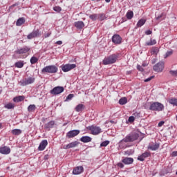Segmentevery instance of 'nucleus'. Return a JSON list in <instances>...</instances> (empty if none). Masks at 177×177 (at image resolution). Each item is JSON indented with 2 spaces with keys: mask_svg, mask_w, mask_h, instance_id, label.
I'll use <instances>...</instances> for the list:
<instances>
[{
  "mask_svg": "<svg viewBox=\"0 0 177 177\" xmlns=\"http://www.w3.org/2000/svg\"><path fill=\"white\" fill-rule=\"evenodd\" d=\"M138 139H139V134L136 133L129 134L118 142V147L120 149H127V147H128V144L127 143L135 142V140H138Z\"/></svg>",
  "mask_w": 177,
  "mask_h": 177,
  "instance_id": "obj_1",
  "label": "nucleus"
},
{
  "mask_svg": "<svg viewBox=\"0 0 177 177\" xmlns=\"http://www.w3.org/2000/svg\"><path fill=\"white\" fill-rule=\"evenodd\" d=\"M122 162H123V164H125V165H131V164H133V158H124L122 160Z\"/></svg>",
  "mask_w": 177,
  "mask_h": 177,
  "instance_id": "obj_20",
  "label": "nucleus"
},
{
  "mask_svg": "<svg viewBox=\"0 0 177 177\" xmlns=\"http://www.w3.org/2000/svg\"><path fill=\"white\" fill-rule=\"evenodd\" d=\"M74 26L78 30H81V29L84 28V27H85V24H84L83 21H76L74 23Z\"/></svg>",
  "mask_w": 177,
  "mask_h": 177,
  "instance_id": "obj_22",
  "label": "nucleus"
},
{
  "mask_svg": "<svg viewBox=\"0 0 177 177\" xmlns=\"http://www.w3.org/2000/svg\"><path fill=\"white\" fill-rule=\"evenodd\" d=\"M110 1H111V0H105V1L107 3L110 2Z\"/></svg>",
  "mask_w": 177,
  "mask_h": 177,
  "instance_id": "obj_60",
  "label": "nucleus"
},
{
  "mask_svg": "<svg viewBox=\"0 0 177 177\" xmlns=\"http://www.w3.org/2000/svg\"><path fill=\"white\" fill-rule=\"evenodd\" d=\"M160 50L158 47H153L151 49V55H156V56H157Z\"/></svg>",
  "mask_w": 177,
  "mask_h": 177,
  "instance_id": "obj_31",
  "label": "nucleus"
},
{
  "mask_svg": "<svg viewBox=\"0 0 177 177\" xmlns=\"http://www.w3.org/2000/svg\"><path fill=\"white\" fill-rule=\"evenodd\" d=\"M39 35H41V33H39V29H37L28 35L27 38L28 39H32L39 37Z\"/></svg>",
  "mask_w": 177,
  "mask_h": 177,
  "instance_id": "obj_12",
  "label": "nucleus"
},
{
  "mask_svg": "<svg viewBox=\"0 0 177 177\" xmlns=\"http://www.w3.org/2000/svg\"><path fill=\"white\" fill-rule=\"evenodd\" d=\"M142 66H143V67H146V66H147V64H142Z\"/></svg>",
  "mask_w": 177,
  "mask_h": 177,
  "instance_id": "obj_59",
  "label": "nucleus"
},
{
  "mask_svg": "<svg viewBox=\"0 0 177 177\" xmlns=\"http://www.w3.org/2000/svg\"><path fill=\"white\" fill-rule=\"evenodd\" d=\"M35 110H37V106H35V104H30L28 107V111L29 113H34Z\"/></svg>",
  "mask_w": 177,
  "mask_h": 177,
  "instance_id": "obj_28",
  "label": "nucleus"
},
{
  "mask_svg": "<svg viewBox=\"0 0 177 177\" xmlns=\"http://www.w3.org/2000/svg\"><path fill=\"white\" fill-rule=\"evenodd\" d=\"M117 166L119 167L120 168H124V164H122L121 162H118L117 164Z\"/></svg>",
  "mask_w": 177,
  "mask_h": 177,
  "instance_id": "obj_53",
  "label": "nucleus"
},
{
  "mask_svg": "<svg viewBox=\"0 0 177 177\" xmlns=\"http://www.w3.org/2000/svg\"><path fill=\"white\" fill-rule=\"evenodd\" d=\"M11 133H12V135L19 136L21 133V131L19 129H15L12 130Z\"/></svg>",
  "mask_w": 177,
  "mask_h": 177,
  "instance_id": "obj_33",
  "label": "nucleus"
},
{
  "mask_svg": "<svg viewBox=\"0 0 177 177\" xmlns=\"http://www.w3.org/2000/svg\"><path fill=\"white\" fill-rule=\"evenodd\" d=\"M46 120V119H44V120Z\"/></svg>",
  "mask_w": 177,
  "mask_h": 177,
  "instance_id": "obj_63",
  "label": "nucleus"
},
{
  "mask_svg": "<svg viewBox=\"0 0 177 177\" xmlns=\"http://www.w3.org/2000/svg\"><path fill=\"white\" fill-rule=\"evenodd\" d=\"M171 157H177V151H174L171 154Z\"/></svg>",
  "mask_w": 177,
  "mask_h": 177,
  "instance_id": "obj_51",
  "label": "nucleus"
},
{
  "mask_svg": "<svg viewBox=\"0 0 177 177\" xmlns=\"http://www.w3.org/2000/svg\"><path fill=\"white\" fill-rule=\"evenodd\" d=\"M31 64H35V63H38V57L33 56L30 58Z\"/></svg>",
  "mask_w": 177,
  "mask_h": 177,
  "instance_id": "obj_38",
  "label": "nucleus"
},
{
  "mask_svg": "<svg viewBox=\"0 0 177 177\" xmlns=\"http://www.w3.org/2000/svg\"><path fill=\"white\" fill-rule=\"evenodd\" d=\"M10 147H7V146H4V147H0V153L1 154H4V155H8V154H10Z\"/></svg>",
  "mask_w": 177,
  "mask_h": 177,
  "instance_id": "obj_15",
  "label": "nucleus"
},
{
  "mask_svg": "<svg viewBox=\"0 0 177 177\" xmlns=\"http://www.w3.org/2000/svg\"><path fill=\"white\" fill-rule=\"evenodd\" d=\"M110 122H111V124H115V122H114V120H111Z\"/></svg>",
  "mask_w": 177,
  "mask_h": 177,
  "instance_id": "obj_58",
  "label": "nucleus"
},
{
  "mask_svg": "<svg viewBox=\"0 0 177 177\" xmlns=\"http://www.w3.org/2000/svg\"><path fill=\"white\" fill-rule=\"evenodd\" d=\"M79 145L80 142L78 141H74L66 145L64 149H73V147H77Z\"/></svg>",
  "mask_w": 177,
  "mask_h": 177,
  "instance_id": "obj_21",
  "label": "nucleus"
},
{
  "mask_svg": "<svg viewBox=\"0 0 177 177\" xmlns=\"http://www.w3.org/2000/svg\"><path fill=\"white\" fill-rule=\"evenodd\" d=\"M128 103V99L127 97H122L119 100V104L124 106V104H127Z\"/></svg>",
  "mask_w": 177,
  "mask_h": 177,
  "instance_id": "obj_29",
  "label": "nucleus"
},
{
  "mask_svg": "<svg viewBox=\"0 0 177 177\" xmlns=\"http://www.w3.org/2000/svg\"><path fill=\"white\" fill-rule=\"evenodd\" d=\"M84 109H85V105L80 104L77 105L75 110L77 113H80V112L82 111V110H84Z\"/></svg>",
  "mask_w": 177,
  "mask_h": 177,
  "instance_id": "obj_26",
  "label": "nucleus"
},
{
  "mask_svg": "<svg viewBox=\"0 0 177 177\" xmlns=\"http://www.w3.org/2000/svg\"><path fill=\"white\" fill-rule=\"evenodd\" d=\"M99 17V15L97 14H93L89 16V18L93 20V21H95V20H97Z\"/></svg>",
  "mask_w": 177,
  "mask_h": 177,
  "instance_id": "obj_37",
  "label": "nucleus"
},
{
  "mask_svg": "<svg viewBox=\"0 0 177 177\" xmlns=\"http://www.w3.org/2000/svg\"><path fill=\"white\" fill-rule=\"evenodd\" d=\"M137 69L138 70V71H143V67H142L140 65H137Z\"/></svg>",
  "mask_w": 177,
  "mask_h": 177,
  "instance_id": "obj_50",
  "label": "nucleus"
},
{
  "mask_svg": "<svg viewBox=\"0 0 177 177\" xmlns=\"http://www.w3.org/2000/svg\"><path fill=\"white\" fill-rule=\"evenodd\" d=\"M164 125V121H161L158 123V127H162Z\"/></svg>",
  "mask_w": 177,
  "mask_h": 177,
  "instance_id": "obj_54",
  "label": "nucleus"
},
{
  "mask_svg": "<svg viewBox=\"0 0 177 177\" xmlns=\"http://www.w3.org/2000/svg\"><path fill=\"white\" fill-rule=\"evenodd\" d=\"M135 121V116H130L129 118V122H133Z\"/></svg>",
  "mask_w": 177,
  "mask_h": 177,
  "instance_id": "obj_48",
  "label": "nucleus"
},
{
  "mask_svg": "<svg viewBox=\"0 0 177 177\" xmlns=\"http://www.w3.org/2000/svg\"><path fill=\"white\" fill-rule=\"evenodd\" d=\"M169 74L173 77H177V70L176 71H170Z\"/></svg>",
  "mask_w": 177,
  "mask_h": 177,
  "instance_id": "obj_44",
  "label": "nucleus"
},
{
  "mask_svg": "<svg viewBox=\"0 0 177 177\" xmlns=\"http://www.w3.org/2000/svg\"><path fill=\"white\" fill-rule=\"evenodd\" d=\"M66 125H67V123H64V124H63L64 127H66Z\"/></svg>",
  "mask_w": 177,
  "mask_h": 177,
  "instance_id": "obj_62",
  "label": "nucleus"
},
{
  "mask_svg": "<svg viewBox=\"0 0 177 177\" xmlns=\"http://www.w3.org/2000/svg\"><path fill=\"white\" fill-rule=\"evenodd\" d=\"M149 110L152 111H162L164 110V104L158 102H150Z\"/></svg>",
  "mask_w": 177,
  "mask_h": 177,
  "instance_id": "obj_4",
  "label": "nucleus"
},
{
  "mask_svg": "<svg viewBox=\"0 0 177 177\" xmlns=\"http://www.w3.org/2000/svg\"><path fill=\"white\" fill-rule=\"evenodd\" d=\"M64 92V87L63 86H56L54 87L52 90L50 91V95H60V93H63Z\"/></svg>",
  "mask_w": 177,
  "mask_h": 177,
  "instance_id": "obj_7",
  "label": "nucleus"
},
{
  "mask_svg": "<svg viewBox=\"0 0 177 177\" xmlns=\"http://www.w3.org/2000/svg\"><path fill=\"white\" fill-rule=\"evenodd\" d=\"M75 67H77L75 64H67L62 67V70L64 73H68V71H71V70H73Z\"/></svg>",
  "mask_w": 177,
  "mask_h": 177,
  "instance_id": "obj_9",
  "label": "nucleus"
},
{
  "mask_svg": "<svg viewBox=\"0 0 177 177\" xmlns=\"http://www.w3.org/2000/svg\"><path fill=\"white\" fill-rule=\"evenodd\" d=\"M2 128V123H0V129Z\"/></svg>",
  "mask_w": 177,
  "mask_h": 177,
  "instance_id": "obj_61",
  "label": "nucleus"
},
{
  "mask_svg": "<svg viewBox=\"0 0 177 177\" xmlns=\"http://www.w3.org/2000/svg\"><path fill=\"white\" fill-rule=\"evenodd\" d=\"M52 34L51 32H48L47 33L44 34V38H49V37H50V35Z\"/></svg>",
  "mask_w": 177,
  "mask_h": 177,
  "instance_id": "obj_49",
  "label": "nucleus"
},
{
  "mask_svg": "<svg viewBox=\"0 0 177 177\" xmlns=\"http://www.w3.org/2000/svg\"><path fill=\"white\" fill-rule=\"evenodd\" d=\"M56 122H55V120H51L44 124V129H46L47 131H50V129H52V128H53Z\"/></svg>",
  "mask_w": 177,
  "mask_h": 177,
  "instance_id": "obj_17",
  "label": "nucleus"
},
{
  "mask_svg": "<svg viewBox=\"0 0 177 177\" xmlns=\"http://www.w3.org/2000/svg\"><path fill=\"white\" fill-rule=\"evenodd\" d=\"M112 42L115 44V45H120L122 42V38L120 37V35H114L112 37Z\"/></svg>",
  "mask_w": 177,
  "mask_h": 177,
  "instance_id": "obj_13",
  "label": "nucleus"
},
{
  "mask_svg": "<svg viewBox=\"0 0 177 177\" xmlns=\"http://www.w3.org/2000/svg\"><path fill=\"white\" fill-rule=\"evenodd\" d=\"M25 23L26 19L24 17H21L17 19L16 22V26H17V27H20V26H23V24H24Z\"/></svg>",
  "mask_w": 177,
  "mask_h": 177,
  "instance_id": "obj_24",
  "label": "nucleus"
},
{
  "mask_svg": "<svg viewBox=\"0 0 177 177\" xmlns=\"http://www.w3.org/2000/svg\"><path fill=\"white\" fill-rule=\"evenodd\" d=\"M53 10L57 12V13H60V12H62V8L60 6H55L53 8Z\"/></svg>",
  "mask_w": 177,
  "mask_h": 177,
  "instance_id": "obj_41",
  "label": "nucleus"
},
{
  "mask_svg": "<svg viewBox=\"0 0 177 177\" xmlns=\"http://www.w3.org/2000/svg\"><path fill=\"white\" fill-rule=\"evenodd\" d=\"M169 103L173 106H176L177 107V98H171L169 100Z\"/></svg>",
  "mask_w": 177,
  "mask_h": 177,
  "instance_id": "obj_34",
  "label": "nucleus"
},
{
  "mask_svg": "<svg viewBox=\"0 0 177 177\" xmlns=\"http://www.w3.org/2000/svg\"><path fill=\"white\" fill-rule=\"evenodd\" d=\"M88 129L91 131L92 135H99V133H102V129L97 126H90Z\"/></svg>",
  "mask_w": 177,
  "mask_h": 177,
  "instance_id": "obj_8",
  "label": "nucleus"
},
{
  "mask_svg": "<svg viewBox=\"0 0 177 177\" xmlns=\"http://www.w3.org/2000/svg\"><path fill=\"white\" fill-rule=\"evenodd\" d=\"M164 62L160 61L153 66V70L156 73H161L164 70Z\"/></svg>",
  "mask_w": 177,
  "mask_h": 177,
  "instance_id": "obj_10",
  "label": "nucleus"
},
{
  "mask_svg": "<svg viewBox=\"0 0 177 177\" xmlns=\"http://www.w3.org/2000/svg\"><path fill=\"white\" fill-rule=\"evenodd\" d=\"M109 144H110V141L106 140V141L102 142L100 144V147H106L108 146V145H109Z\"/></svg>",
  "mask_w": 177,
  "mask_h": 177,
  "instance_id": "obj_40",
  "label": "nucleus"
},
{
  "mask_svg": "<svg viewBox=\"0 0 177 177\" xmlns=\"http://www.w3.org/2000/svg\"><path fill=\"white\" fill-rule=\"evenodd\" d=\"M84 172V167L82 166H77L75 167L73 170V175H80Z\"/></svg>",
  "mask_w": 177,
  "mask_h": 177,
  "instance_id": "obj_18",
  "label": "nucleus"
},
{
  "mask_svg": "<svg viewBox=\"0 0 177 177\" xmlns=\"http://www.w3.org/2000/svg\"><path fill=\"white\" fill-rule=\"evenodd\" d=\"M146 23V19H140L138 22L137 23V27H142V26H144V24Z\"/></svg>",
  "mask_w": 177,
  "mask_h": 177,
  "instance_id": "obj_36",
  "label": "nucleus"
},
{
  "mask_svg": "<svg viewBox=\"0 0 177 177\" xmlns=\"http://www.w3.org/2000/svg\"><path fill=\"white\" fill-rule=\"evenodd\" d=\"M134 118H140V112H136L133 113Z\"/></svg>",
  "mask_w": 177,
  "mask_h": 177,
  "instance_id": "obj_45",
  "label": "nucleus"
},
{
  "mask_svg": "<svg viewBox=\"0 0 177 177\" xmlns=\"http://www.w3.org/2000/svg\"><path fill=\"white\" fill-rule=\"evenodd\" d=\"M98 19L101 21H103L104 19H106V15H104V14H100L98 15Z\"/></svg>",
  "mask_w": 177,
  "mask_h": 177,
  "instance_id": "obj_43",
  "label": "nucleus"
},
{
  "mask_svg": "<svg viewBox=\"0 0 177 177\" xmlns=\"http://www.w3.org/2000/svg\"><path fill=\"white\" fill-rule=\"evenodd\" d=\"M151 156V153H150V151H145L138 157V161H145L146 158Z\"/></svg>",
  "mask_w": 177,
  "mask_h": 177,
  "instance_id": "obj_14",
  "label": "nucleus"
},
{
  "mask_svg": "<svg viewBox=\"0 0 177 177\" xmlns=\"http://www.w3.org/2000/svg\"><path fill=\"white\" fill-rule=\"evenodd\" d=\"M80 142H82L83 143H89V142H92V138L90 136H82L80 138Z\"/></svg>",
  "mask_w": 177,
  "mask_h": 177,
  "instance_id": "obj_23",
  "label": "nucleus"
},
{
  "mask_svg": "<svg viewBox=\"0 0 177 177\" xmlns=\"http://www.w3.org/2000/svg\"><path fill=\"white\" fill-rule=\"evenodd\" d=\"M118 57H120V54L119 53H115L112 54L108 57H106L103 60H102V64L104 66H107L109 64H114L118 60Z\"/></svg>",
  "mask_w": 177,
  "mask_h": 177,
  "instance_id": "obj_2",
  "label": "nucleus"
},
{
  "mask_svg": "<svg viewBox=\"0 0 177 177\" xmlns=\"http://www.w3.org/2000/svg\"><path fill=\"white\" fill-rule=\"evenodd\" d=\"M15 66L17 68H23V67H24V61H19L15 62Z\"/></svg>",
  "mask_w": 177,
  "mask_h": 177,
  "instance_id": "obj_27",
  "label": "nucleus"
},
{
  "mask_svg": "<svg viewBox=\"0 0 177 177\" xmlns=\"http://www.w3.org/2000/svg\"><path fill=\"white\" fill-rule=\"evenodd\" d=\"M152 31L151 30H147L146 32H145V34H146V35H151V34H152Z\"/></svg>",
  "mask_w": 177,
  "mask_h": 177,
  "instance_id": "obj_52",
  "label": "nucleus"
},
{
  "mask_svg": "<svg viewBox=\"0 0 177 177\" xmlns=\"http://www.w3.org/2000/svg\"><path fill=\"white\" fill-rule=\"evenodd\" d=\"M24 99H26V97H24V95H19L13 98V102L19 103V102H23Z\"/></svg>",
  "mask_w": 177,
  "mask_h": 177,
  "instance_id": "obj_25",
  "label": "nucleus"
},
{
  "mask_svg": "<svg viewBox=\"0 0 177 177\" xmlns=\"http://www.w3.org/2000/svg\"><path fill=\"white\" fill-rule=\"evenodd\" d=\"M149 150H152V151H156V150H158L160 149V144L157 142H151L148 146Z\"/></svg>",
  "mask_w": 177,
  "mask_h": 177,
  "instance_id": "obj_16",
  "label": "nucleus"
},
{
  "mask_svg": "<svg viewBox=\"0 0 177 177\" xmlns=\"http://www.w3.org/2000/svg\"><path fill=\"white\" fill-rule=\"evenodd\" d=\"M58 70H59V68H57V66H56L55 65H49V66L44 67L41 70V73H43V74H45L46 73H48V74H56V73H57Z\"/></svg>",
  "mask_w": 177,
  "mask_h": 177,
  "instance_id": "obj_5",
  "label": "nucleus"
},
{
  "mask_svg": "<svg viewBox=\"0 0 177 177\" xmlns=\"http://www.w3.org/2000/svg\"><path fill=\"white\" fill-rule=\"evenodd\" d=\"M35 82V77H29L25 79L21 80L19 82L21 86H27V85H30V84H34Z\"/></svg>",
  "mask_w": 177,
  "mask_h": 177,
  "instance_id": "obj_6",
  "label": "nucleus"
},
{
  "mask_svg": "<svg viewBox=\"0 0 177 177\" xmlns=\"http://www.w3.org/2000/svg\"><path fill=\"white\" fill-rule=\"evenodd\" d=\"M46 146H48V140H44L40 142L38 150L39 151H44V149H46Z\"/></svg>",
  "mask_w": 177,
  "mask_h": 177,
  "instance_id": "obj_19",
  "label": "nucleus"
},
{
  "mask_svg": "<svg viewBox=\"0 0 177 177\" xmlns=\"http://www.w3.org/2000/svg\"><path fill=\"white\" fill-rule=\"evenodd\" d=\"M157 44V41L156 39H151L150 41H148L146 43L147 46H151L153 45H156Z\"/></svg>",
  "mask_w": 177,
  "mask_h": 177,
  "instance_id": "obj_32",
  "label": "nucleus"
},
{
  "mask_svg": "<svg viewBox=\"0 0 177 177\" xmlns=\"http://www.w3.org/2000/svg\"><path fill=\"white\" fill-rule=\"evenodd\" d=\"M57 45H62V44H63V41H56V43H55Z\"/></svg>",
  "mask_w": 177,
  "mask_h": 177,
  "instance_id": "obj_55",
  "label": "nucleus"
},
{
  "mask_svg": "<svg viewBox=\"0 0 177 177\" xmlns=\"http://www.w3.org/2000/svg\"><path fill=\"white\" fill-rule=\"evenodd\" d=\"M5 109H8V110H10V109H15V105H13V104L12 103H8V104H6L5 106H4Z\"/></svg>",
  "mask_w": 177,
  "mask_h": 177,
  "instance_id": "obj_39",
  "label": "nucleus"
},
{
  "mask_svg": "<svg viewBox=\"0 0 177 177\" xmlns=\"http://www.w3.org/2000/svg\"><path fill=\"white\" fill-rule=\"evenodd\" d=\"M135 153V151L133 149H129L127 151H124V156H132Z\"/></svg>",
  "mask_w": 177,
  "mask_h": 177,
  "instance_id": "obj_35",
  "label": "nucleus"
},
{
  "mask_svg": "<svg viewBox=\"0 0 177 177\" xmlns=\"http://www.w3.org/2000/svg\"><path fill=\"white\" fill-rule=\"evenodd\" d=\"M126 17L128 20H131L133 17V12L131 10L128 11L126 14Z\"/></svg>",
  "mask_w": 177,
  "mask_h": 177,
  "instance_id": "obj_30",
  "label": "nucleus"
},
{
  "mask_svg": "<svg viewBox=\"0 0 177 177\" xmlns=\"http://www.w3.org/2000/svg\"><path fill=\"white\" fill-rule=\"evenodd\" d=\"M31 50V48L29 46H24L21 48L20 49H18L15 51V53L17 55H21L20 59H26L27 56H28L29 53L28 52Z\"/></svg>",
  "mask_w": 177,
  "mask_h": 177,
  "instance_id": "obj_3",
  "label": "nucleus"
},
{
  "mask_svg": "<svg viewBox=\"0 0 177 177\" xmlns=\"http://www.w3.org/2000/svg\"><path fill=\"white\" fill-rule=\"evenodd\" d=\"M80 130H71L66 133V138H68V139L75 138V136L80 135Z\"/></svg>",
  "mask_w": 177,
  "mask_h": 177,
  "instance_id": "obj_11",
  "label": "nucleus"
},
{
  "mask_svg": "<svg viewBox=\"0 0 177 177\" xmlns=\"http://www.w3.org/2000/svg\"><path fill=\"white\" fill-rule=\"evenodd\" d=\"M52 1H55V0H52Z\"/></svg>",
  "mask_w": 177,
  "mask_h": 177,
  "instance_id": "obj_64",
  "label": "nucleus"
},
{
  "mask_svg": "<svg viewBox=\"0 0 177 177\" xmlns=\"http://www.w3.org/2000/svg\"><path fill=\"white\" fill-rule=\"evenodd\" d=\"M153 78H154V76H150L149 77L145 79L144 81L145 82H149L151 80H153Z\"/></svg>",
  "mask_w": 177,
  "mask_h": 177,
  "instance_id": "obj_47",
  "label": "nucleus"
},
{
  "mask_svg": "<svg viewBox=\"0 0 177 177\" xmlns=\"http://www.w3.org/2000/svg\"><path fill=\"white\" fill-rule=\"evenodd\" d=\"M156 62H157V59H153L152 60V64H154V63H156Z\"/></svg>",
  "mask_w": 177,
  "mask_h": 177,
  "instance_id": "obj_57",
  "label": "nucleus"
},
{
  "mask_svg": "<svg viewBox=\"0 0 177 177\" xmlns=\"http://www.w3.org/2000/svg\"><path fill=\"white\" fill-rule=\"evenodd\" d=\"M73 97H74V94H69L67 97L66 100H71V99H73Z\"/></svg>",
  "mask_w": 177,
  "mask_h": 177,
  "instance_id": "obj_46",
  "label": "nucleus"
},
{
  "mask_svg": "<svg viewBox=\"0 0 177 177\" xmlns=\"http://www.w3.org/2000/svg\"><path fill=\"white\" fill-rule=\"evenodd\" d=\"M172 53H174V51L172 50L167 51L165 55V59H167V57H169V56H171Z\"/></svg>",
  "mask_w": 177,
  "mask_h": 177,
  "instance_id": "obj_42",
  "label": "nucleus"
},
{
  "mask_svg": "<svg viewBox=\"0 0 177 177\" xmlns=\"http://www.w3.org/2000/svg\"><path fill=\"white\" fill-rule=\"evenodd\" d=\"M162 15H160V16H158L156 17V20H160V19H161Z\"/></svg>",
  "mask_w": 177,
  "mask_h": 177,
  "instance_id": "obj_56",
  "label": "nucleus"
}]
</instances>
